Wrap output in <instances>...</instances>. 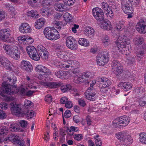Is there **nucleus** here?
<instances>
[{"mask_svg":"<svg viewBox=\"0 0 146 146\" xmlns=\"http://www.w3.org/2000/svg\"><path fill=\"white\" fill-rule=\"evenodd\" d=\"M137 30L140 33L145 34L146 33V21L141 19L136 25Z\"/></svg>","mask_w":146,"mask_h":146,"instance_id":"ddd939ff","label":"nucleus"},{"mask_svg":"<svg viewBox=\"0 0 146 146\" xmlns=\"http://www.w3.org/2000/svg\"><path fill=\"white\" fill-rule=\"evenodd\" d=\"M45 22V19L41 18L38 19L35 23V26L36 29H40L44 25Z\"/></svg>","mask_w":146,"mask_h":146,"instance_id":"b1692460","label":"nucleus"},{"mask_svg":"<svg viewBox=\"0 0 146 146\" xmlns=\"http://www.w3.org/2000/svg\"><path fill=\"white\" fill-rule=\"evenodd\" d=\"M117 40L119 41H120L121 42H122L127 43L128 40L126 36L122 34L119 35Z\"/></svg>","mask_w":146,"mask_h":146,"instance_id":"49530a36","label":"nucleus"},{"mask_svg":"<svg viewBox=\"0 0 146 146\" xmlns=\"http://www.w3.org/2000/svg\"><path fill=\"white\" fill-rule=\"evenodd\" d=\"M143 41L144 39L141 36L135 37L133 39V40L134 43L138 45L141 44Z\"/></svg>","mask_w":146,"mask_h":146,"instance_id":"c03bdc74","label":"nucleus"},{"mask_svg":"<svg viewBox=\"0 0 146 146\" xmlns=\"http://www.w3.org/2000/svg\"><path fill=\"white\" fill-rule=\"evenodd\" d=\"M92 74V72H84L81 75V76L83 79L84 80V79L86 80V78H89V77H92L91 76Z\"/></svg>","mask_w":146,"mask_h":146,"instance_id":"4d7b16f0","label":"nucleus"},{"mask_svg":"<svg viewBox=\"0 0 146 146\" xmlns=\"http://www.w3.org/2000/svg\"><path fill=\"white\" fill-rule=\"evenodd\" d=\"M92 14L95 18L99 22H103L104 20V13L100 8L96 7L92 9Z\"/></svg>","mask_w":146,"mask_h":146,"instance_id":"1a4fd4ad","label":"nucleus"},{"mask_svg":"<svg viewBox=\"0 0 146 146\" xmlns=\"http://www.w3.org/2000/svg\"><path fill=\"white\" fill-rule=\"evenodd\" d=\"M132 142V139L131 136L129 134L127 135L126 138H124L122 142L123 145H130Z\"/></svg>","mask_w":146,"mask_h":146,"instance_id":"ea45409f","label":"nucleus"},{"mask_svg":"<svg viewBox=\"0 0 146 146\" xmlns=\"http://www.w3.org/2000/svg\"><path fill=\"white\" fill-rule=\"evenodd\" d=\"M19 31L23 34L31 33L32 29L31 27L27 23H23L19 27Z\"/></svg>","mask_w":146,"mask_h":146,"instance_id":"dca6fc26","label":"nucleus"},{"mask_svg":"<svg viewBox=\"0 0 146 146\" xmlns=\"http://www.w3.org/2000/svg\"><path fill=\"white\" fill-rule=\"evenodd\" d=\"M124 22L122 21H119L118 23L116 24V26L115 27V29L117 31L120 30L122 28V26L124 24Z\"/></svg>","mask_w":146,"mask_h":146,"instance_id":"680f3d73","label":"nucleus"},{"mask_svg":"<svg viewBox=\"0 0 146 146\" xmlns=\"http://www.w3.org/2000/svg\"><path fill=\"white\" fill-rule=\"evenodd\" d=\"M63 17L64 20L67 22L71 21L72 19V17L70 14L67 12L65 13Z\"/></svg>","mask_w":146,"mask_h":146,"instance_id":"8fccbe9b","label":"nucleus"},{"mask_svg":"<svg viewBox=\"0 0 146 146\" xmlns=\"http://www.w3.org/2000/svg\"><path fill=\"white\" fill-rule=\"evenodd\" d=\"M26 79L27 80L26 85L28 87L31 89H36L37 87L35 86H33V81L32 79H31L29 76H27Z\"/></svg>","mask_w":146,"mask_h":146,"instance_id":"72a5a7b5","label":"nucleus"},{"mask_svg":"<svg viewBox=\"0 0 146 146\" xmlns=\"http://www.w3.org/2000/svg\"><path fill=\"white\" fill-rule=\"evenodd\" d=\"M99 137V135L94 136L93 137L96 140L95 141L96 144L97 146H100L102 144V141L100 138H98Z\"/></svg>","mask_w":146,"mask_h":146,"instance_id":"5fc2aeb1","label":"nucleus"},{"mask_svg":"<svg viewBox=\"0 0 146 146\" xmlns=\"http://www.w3.org/2000/svg\"><path fill=\"white\" fill-rule=\"evenodd\" d=\"M127 63L129 64H132L135 62V59L133 56H128L127 57Z\"/></svg>","mask_w":146,"mask_h":146,"instance_id":"e2e57ef3","label":"nucleus"},{"mask_svg":"<svg viewBox=\"0 0 146 146\" xmlns=\"http://www.w3.org/2000/svg\"><path fill=\"white\" fill-rule=\"evenodd\" d=\"M145 49L144 47L140 46L136 51V55L137 57H140L142 56L144 54Z\"/></svg>","mask_w":146,"mask_h":146,"instance_id":"a19ab883","label":"nucleus"},{"mask_svg":"<svg viewBox=\"0 0 146 146\" xmlns=\"http://www.w3.org/2000/svg\"><path fill=\"white\" fill-rule=\"evenodd\" d=\"M10 108L12 113L18 117H20L22 115L21 109L19 105L16 104L15 103H11Z\"/></svg>","mask_w":146,"mask_h":146,"instance_id":"9b49d317","label":"nucleus"},{"mask_svg":"<svg viewBox=\"0 0 146 146\" xmlns=\"http://www.w3.org/2000/svg\"><path fill=\"white\" fill-rule=\"evenodd\" d=\"M109 58V54L106 51L99 54L96 57L97 64L100 66H104L108 63Z\"/></svg>","mask_w":146,"mask_h":146,"instance_id":"7ed1b4c3","label":"nucleus"},{"mask_svg":"<svg viewBox=\"0 0 146 146\" xmlns=\"http://www.w3.org/2000/svg\"><path fill=\"white\" fill-rule=\"evenodd\" d=\"M55 1V0H43L41 3L44 6H50Z\"/></svg>","mask_w":146,"mask_h":146,"instance_id":"a18cd8bd","label":"nucleus"},{"mask_svg":"<svg viewBox=\"0 0 146 146\" xmlns=\"http://www.w3.org/2000/svg\"><path fill=\"white\" fill-rule=\"evenodd\" d=\"M23 85H21L20 87L19 88V90H18L16 88V91H15V93H16L18 91L19 92L20 94L23 96H25L27 91V88H24L23 87Z\"/></svg>","mask_w":146,"mask_h":146,"instance_id":"79ce46f5","label":"nucleus"},{"mask_svg":"<svg viewBox=\"0 0 146 146\" xmlns=\"http://www.w3.org/2000/svg\"><path fill=\"white\" fill-rule=\"evenodd\" d=\"M35 70L37 72H40L44 73H50V72L48 68L42 65H36L35 68Z\"/></svg>","mask_w":146,"mask_h":146,"instance_id":"412c9836","label":"nucleus"},{"mask_svg":"<svg viewBox=\"0 0 146 146\" xmlns=\"http://www.w3.org/2000/svg\"><path fill=\"white\" fill-rule=\"evenodd\" d=\"M73 137L75 140L80 141L82 139L83 136L81 134H76L73 135Z\"/></svg>","mask_w":146,"mask_h":146,"instance_id":"774afa93","label":"nucleus"},{"mask_svg":"<svg viewBox=\"0 0 146 146\" xmlns=\"http://www.w3.org/2000/svg\"><path fill=\"white\" fill-rule=\"evenodd\" d=\"M40 13L43 16L48 17L50 13V8L48 7L42 8L40 9Z\"/></svg>","mask_w":146,"mask_h":146,"instance_id":"473e14b6","label":"nucleus"},{"mask_svg":"<svg viewBox=\"0 0 146 146\" xmlns=\"http://www.w3.org/2000/svg\"><path fill=\"white\" fill-rule=\"evenodd\" d=\"M127 8V9H126V10H125L126 11H123L125 13L128 15L127 18H130L133 17L132 14L133 12V7L130 6V5Z\"/></svg>","mask_w":146,"mask_h":146,"instance_id":"e433bc0d","label":"nucleus"},{"mask_svg":"<svg viewBox=\"0 0 146 146\" xmlns=\"http://www.w3.org/2000/svg\"><path fill=\"white\" fill-rule=\"evenodd\" d=\"M21 68L27 71L30 72L33 69L31 64L28 61L23 60L21 63Z\"/></svg>","mask_w":146,"mask_h":146,"instance_id":"f3484780","label":"nucleus"},{"mask_svg":"<svg viewBox=\"0 0 146 146\" xmlns=\"http://www.w3.org/2000/svg\"><path fill=\"white\" fill-rule=\"evenodd\" d=\"M3 48L5 51L6 53L10 55L12 49H13V46L12 47L9 45L4 44Z\"/></svg>","mask_w":146,"mask_h":146,"instance_id":"37998d69","label":"nucleus"},{"mask_svg":"<svg viewBox=\"0 0 146 146\" xmlns=\"http://www.w3.org/2000/svg\"><path fill=\"white\" fill-rule=\"evenodd\" d=\"M130 119L129 116L124 115L114 119L113 123L116 126L125 127L129 123Z\"/></svg>","mask_w":146,"mask_h":146,"instance_id":"20e7f679","label":"nucleus"},{"mask_svg":"<svg viewBox=\"0 0 146 146\" xmlns=\"http://www.w3.org/2000/svg\"><path fill=\"white\" fill-rule=\"evenodd\" d=\"M132 85L129 82H125L124 88L123 90L125 91H128L131 90L132 88Z\"/></svg>","mask_w":146,"mask_h":146,"instance_id":"052dcab7","label":"nucleus"},{"mask_svg":"<svg viewBox=\"0 0 146 146\" xmlns=\"http://www.w3.org/2000/svg\"><path fill=\"white\" fill-rule=\"evenodd\" d=\"M37 78L40 80L39 81L40 84L43 86V84H45L47 80H48V77H45L42 75L41 74H39L37 76Z\"/></svg>","mask_w":146,"mask_h":146,"instance_id":"58836bf2","label":"nucleus"},{"mask_svg":"<svg viewBox=\"0 0 146 146\" xmlns=\"http://www.w3.org/2000/svg\"><path fill=\"white\" fill-rule=\"evenodd\" d=\"M128 134L126 132L122 131L119 132L116 135L117 137L122 142L124 138H126Z\"/></svg>","mask_w":146,"mask_h":146,"instance_id":"2f4dec72","label":"nucleus"},{"mask_svg":"<svg viewBox=\"0 0 146 146\" xmlns=\"http://www.w3.org/2000/svg\"><path fill=\"white\" fill-rule=\"evenodd\" d=\"M66 43L67 47L71 50H75L77 48V41L72 36L67 38Z\"/></svg>","mask_w":146,"mask_h":146,"instance_id":"f8f14e48","label":"nucleus"},{"mask_svg":"<svg viewBox=\"0 0 146 146\" xmlns=\"http://www.w3.org/2000/svg\"><path fill=\"white\" fill-rule=\"evenodd\" d=\"M121 3V8L122 10L124 11H126L125 10L127 9L129 5V4L127 3V1H122Z\"/></svg>","mask_w":146,"mask_h":146,"instance_id":"bf43d9fd","label":"nucleus"},{"mask_svg":"<svg viewBox=\"0 0 146 146\" xmlns=\"http://www.w3.org/2000/svg\"><path fill=\"white\" fill-rule=\"evenodd\" d=\"M35 112L32 110H28L26 113V116L27 118L29 119L30 118H32L33 117L35 114Z\"/></svg>","mask_w":146,"mask_h":146,"instance_id":"864d4df0","label":"nucleus"},{"mask_svg":"<svg viewBox=\"0 0 146 146\" xmlns=\"http://www.w3.org/2000/svg\"><path fill=\"white\" fill-rule=\"evenodd\" d=\"M7 140L11 141L14 143L21 145V141L19 139V137L16 134H11L8 135V136L5 138V141Z\"/></svg>","mask_w":146,"mask_h":146,"instance_id":"2eb2a0df","label":"nucleus"},{"mask_svg":"<svg viewBox=\"0 0 146 146\" xmlns=\"http://www.w3.org/2000/svg\"><path fill=\"white\" fill-rule=\"evenodd\" d=\"M7 15V13L5 11L0 10V22L3 20Z\"/></svg>","mask_w":146,"mask_h":146,"instance_id":"69168bd1","label":"nucleus"},{"mask_svg":"<svg viewBox=\"0 0 146 146\" xmlns=\"http://www.w3.org/2000/svg\"><path fill=\"white\" fill-rule=\"evenodd\" d=\"M102 8L105 11H108L110 10V8L106 2H103L102 3Z\"/></svg>","mask_w":146,"mask_h":146,"instance_id":"338daca9","label":"nucleus"},{"mask_svg":"<svg viewBox=\"0 0 146 146\" xmlns=\"http://www.w3.org/2000/svg\"><path fill=\"white\" fill-rule=\"evenodd\" d=\"M121 42L117 40L116 45L118 49L122 54L125 55L129 54L131 52V49L129 46H125L121 44Z\"/></svg>","mask_w":146,"mask_h":146,"instance_id":"9d476101","label":"nucleus"},{"mask_svg":"<svg viewBox=\"0 0 146 146\" xmlns=\"http://www.w3.org/2000/svg\"><path fill=\"white\" fill-rule=\"evenodd\" d=\"M79 130V128L78 127L73 126H71L70 128L67 127L66 129V131L70 135H73L74 132H77Z\"/></svg>","mask_w":146,"mask_h":146,"instance_id":"7c9ffc66","label":"nucleus"},{"mask_svg":"<svg viewBox=\"0 0 146 146\" xmlns=\"http://www.w3.org/2000/svg\"><path fill=\"white\" fill-rule=\"evenodd\" d=\"M7 82L10 83L8 84L7 82V84L11 86V89L12 91H13L15 92V90L17 88L16 86L14 85L17 81L16 77L14 76H13L12 77L7 78Z\"/></svg>","mask_w":146,"mask_h":146,"instance_id":"6ab92c4d","label":"nucleus"},{"mask_svg":"<svg viewBox=\"0 0 146 146\" xmlns=\"http://www.w3.org/2000/svg\"><path fill=\"white\" fill-rule=\"evenodd\" d=\"M26 50L29 57L33 60L35 61L40 60V56L34 46H27Z\"/></svg>","mask_w":146,"mask_h":146,"instance_id":"39448f33","label":"nucleus"},{"mask_svg":"<svg viewBox=\"0 0 146 146\" xmlns=\"http://www.w3.org/2000/svg\"><path fill=\"white\" fill-rule=\"evenodd\" d=\"M41 58L44 60H46L48 58L49 56V52L47 50L45 51L44 52H42L39 54Z\"/></svg>","mask_w":146,"mask_h":146,"instance_id":"3c124183","label":"nucleus"},{"mask_svg":"<svg viewBox=\"0 0 146 146\" xmlns=\"http://www.w3.org/2000/svg\"><path fill=\"white\" fill-rule=\"evenodd\" d=\"M139 141L142 144H146V133L144 132L140 133L139 134Z\"/></svg>","mask_w":146,"mask_h":146,"instance_id":"4c0bfd02","label":"nucleus"},{"mask_svg":"<svg viewBox=\"0 0 146 146\" xmlns=\"http://www.w3.org/2000/svg\"><path fill=\"white\" fill-rule=\"evenodd\" d=\"M54 7L55 9L58 11H63L65 9L64 5L58 2L55 4Z\"/></svg>","mask_w":146,"mask_h":146,"instance_id":"c756f323","label":"nucleus"},{"mask_svg":"<svg viewBox=\"0 0 146 146\" xmlns=\"http://www.w3.org/2000/svg\"><path fill=\"white\" fill-rule=\"evenodd\" d=\"M10 29L7 28L0 30V38L4 42L7 41L11 34Z\"/></svg>","mask_w":146,"mask_h":146,"instance_id":"4468645a","label":"nucleus"},{"mask_svg":"<svg viewBox=\"0 0 146 146\" xmlns=\"http://www.w3.org/2000/svg\"><path fill=\"white\" fill-rule=\"evenodd\" d=\"M67 54L68 52L63 50L61 51H58L56 54L58 58L62 60H66L68 59Z\"/></svg>","mask_w":146,"mask_h":146,"instance_id":"bb28decb","label":"nucleus"},{"mask_svg":"<svg viewBox=\"0 0 146 146\" xmlns=\"http://www.w3.org/2000/svg\"><path fill=\"white\" fill-rule=\"evenodd\" d=\"M99 82L101 84V86L105 87H108L111 84V82L109 79L104 77L101 78L99 80Z\"/></svg>","mask_w":146,"mask_h":146,"instance_id":"393cba45","label":"nucleus"},{"mask_svg":"<svg viewBox=\"0 0 146 146\" xmlns=\"http://www.w3.org/2000/svg\"><path fill=\"white\" fill-rule=\"evenodd\" d=\"M104 45L105 46L108 45L110 43V39L108 36L106 35L104 36L102 39Z\"/></svg>","mask_w":146,"mask_h":146,"instance_id":"13d9d810","label":"nucleus"},{"mask_svg":"<svg viewBox=\"0 0 146 146\" xmlns=\"http://www.w3.org/2000/svg\"><path fill=\"white\" fill-rule=\"evenodd\" d=\"M111 67L113 73L116 76L119 75L123 71L122 65L117 60H114L112 61Z\"/></svg>","mask_w":146,"mask_h":146,"instance_id":"6e6552de","label":"nucleus"},{"mask_svg":"<svg viewBox=\"0 0 146 146\" xmlns=\"http://www.w3.org/2000/svg\"><path fill=\"white\" fill-rule=\"evenodd\" d=\"M135 92L137 94H139V93L142 94L144 92L145 90L144 88L142 87H138L137 88L134 90Z\"/></svg>","mask_w":146,"mask_h":146,"instance_id":"0e129e2a","label":"nucleus"},{"mask_svg":"<svg viewBox=\"0 0 146 146\" xmlns=\"http://www.w3.org/2000/svg\"><path fill=\"white\" fill-rule=\"evenodd\" d=\"M84 81V80L82 79V78L81 75H79L75 77L74 79V82L77 84H79Z\"/></svg>","mask_w":146,"mask_h":146,"instance_id":"6e6d98bb","label":"nucleus"},{"mask_svg":"<svg viewBox=\"0 0 146 146\" xmlns=\"http://www.w3.org/2000/svg\"><path fill=\"white\" fill-rule=\"evenodd\" d=\"M45 37L50 40H56L60 38L59 33L56 29L52 28L46 27L44 30Z\"/></svg>","mask_w":146,"mask_h":146,"instance_id":"f257e3e1","label":"nucleus"},{"mask_svg":"<svg viewBox=\"0 0 146 146\" xmlns=\"http://www.w3.org/2000/svg\"><path fill=\"white\" fill-rule=\"evenodd\" d=\"M48 80L45 84H43V86L46 88H58L61 86V83L59 82H48Z\"/></svg>","mask_w":146,"mask_h":146,"instance_id":"4be33fe9","label":"nucleus"},{"mask_svg":"<svg viewBox=\"0 0 146 146\" xmlns=\"http://www.w3.org/2000/svg\"><path fill=\"white\" fill-rule=\"evenodd\" d=\"M20 128L19 125L17 123L11 124L10 126V129L13 132H19L20 131Z\"/></svg>","mask_w":146,"mask_h":146,"instance_id":"f704fd0d","label":"nucleus"},{"mask_svg":"<svg viewBox=\"0 0 146 146\" xmlns=\"http://www.w3.org/2000/svg\"><path fill=\"white\" fill-rule=\"evenodd\" d=\"M96 82L92 81L90 84V87L84 93L85 96L88 100L91 101L96 100L99 94L96 89H93V86L96 84Z\"/></svg>","mask_w":146,"mask_h":146,"instance_id":"f03ea898","label":"nucleus"},{"mask_svg":"<svg viewBox=\"0 0 146 146\" xmlns=\"http://www.w3.org/2000/svg\"><path fill=\"white\" fill-rule=\"evenodd\" d=\"M68 74V72L61 70L57 71L54 73V74L56 76L62 79L66 78Z\"/></svg>","mask_w":146,"mask_h":146,"instance_id":"5701e85b","label":"nucleus"},{"mask_svg":"<svg viewBox=\"0 0 146 146\" xmlns=\"http://www.w3.org/2000/svg\"><path fill=\"white\" fill-rule=\"evenodd\" d=\"M84 34L86 36L92 38L94 35V30L90 27H87L84 31Z\"/></svg>","mask_w":146,"mask_h":146,"instance_id":"a878e982","label":"nucleus"},{"mask_svg":"<svg viewBox=\"0 0 146 146\" xmlns=\"http://www.w3.org/2000/svg\"><path fill=\"white\" fill-rule=\"evenodd\" d=\"M78 44L81 46L86 47L89 45V42L84 38H79L78 41Z\"/></svg>","mask_w":146,"mask_h":146,"instance_id":"c9c22d12","label":"nucleus"},{"mask_svg":"<svg viewBox=\"0 0 146 146\" xmlns=\"http://www.w3.org/2000/svg\"><path fill=\"white\" fill-rule=\"evenodd\" d=\"M3 65L6 69L11 70L12 69V64L7 59L4 58L2 59L0 58V66Z\"/></svg>","mask_w":146,"mask_h":146,"instance_id":"aec40b11","label":"nucleus"},{"mask_svg":"<svg viewBox=\"0 0 146 146\" xmlns=\"http://www.w3.org/2000/svg\"><path fill=\"white\" fill-rule=\"evenodd\" d=\"M11 86L7 84V82H4L2 84L1 87L0 88V96L5 97V94L11 95L14 94V92L12 91Z\"/></svg>","mask_w":146,"mask_h":146,"instance_id":"0eeeda50","label":"nucleus"},{"mask_svg":"<svg viewBox=\"0 0 146 146\" xmlns=\"http://www.w3.org/2000/svg\"><path fill=\"white\" fill-rule=\"evenodd\" d=\"M103 22L104 23H103V24H102L100 25L102 28L105 30H111L112 29V25L108 20H106V21L104 20Z\"/></svg>","mask_w":146,"mask_h":146,"instance_id":"c85d7f7f","label":"nucleus"},{"mask_svg":"<svg viewBox=\"0 0 146 146\" xmlns=\"http://www.w3.org/2000/svg\"><path fill=\"white\" fill-rule=\"evenodd\" d=\"M9 55L14 59L17 60L20 57V52L18 48L16 46H13V49Z\"/></svg>","mask_w":146,"mask_h":146,"instance_id":"a211bd4d","label":"nucleus"},{"mask_svg":"<svg viewBox=\"0 0 146 146\" xmlns=\"http://www.w3.org/2000/svg\"><path fill=\"white\" fill-rule=\"evenodd\" d=\"M79 63L76 60H69L64 61L60 64V66L62 69H67L72 68H77L79 67Z\"/></svg>","mask_w":146,"mask_h":146,"instance_id":"423d86ee","label":"nucleus"},{"mask_svg":"<svg viewBox=\"0 0 146 146\" xmlns=\"http://www.w3.org/2000/svg\"><path fill=\"white\" fill-rule=\"evenodd\" d=\"M72 88V86L70 85H64L61 86L60 89L62 91L65 93L70 90Z\"/></svg>","mask_w":146,"mask_h":146,"instance_id":"09e8293b","label":"nucleus"},{"mask_svg":"<svg viewBox=\"0 0 146 146\" xmlns=\"http://www.w3.org/2000/svg\"><path fill=\"white\" fill-rule=\"evenodd\" d=\"M27 15L28 17L33 18H37L39 17V13L37 11L32 10L27 13Z\"/></svg>","mask_w":146,"mask_h":146,"instance_id":"cd10ccee","label":"nucleus"},{"mask_svg":"<svg viewBox=\"0 0 146 146\" xmlns=\"http://www.w3.org/2000/svg\"><path fill=\"white\" fill-rule=\"evenodd\" d=\"M33 103L28 100H25L24 102V106L27 109H30L33 107Z\"/></svg>","mask_w":146,"mask_h":146,"instance_id":"de8ad7c7","label":"nucleus"},{"mask_svg":"<svg viewBox=\"0 0 146 146\" xmlns=\"http://www.w3.org/2000/svg\"><path fill=\"white\" fill-rule=\"evenodd\" d=\"M8 128L6 126H4L0 129V135H6L8 133Z\"/></svg>","mask_w":146,"mask_h":146,"instance_id":"603ef678","label":"nucleus"}]
</instances>
